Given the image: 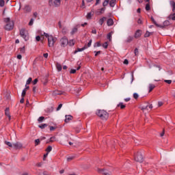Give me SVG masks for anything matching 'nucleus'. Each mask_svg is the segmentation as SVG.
I'll list each match as a JSON object with an SVG mask.
<instances>
[{"mask_svg": "<svg viewBox=\"0 0 175 175\" xmlns=\"http://www.w3.org/2000/svg\"><path fill=\"white\" fill-rule=\"evenodd\" d=\"M96 114L100 120H103V121H107V120H109V113L105 109H98Z\"/></svg>", "mask_w": 175, "mask_h": 175, "instance_id": "1", "label": "nucleus"}, {"mask_svg": "<svg viewBox=\"0 0 175 175\" xmlns=\"http://www.w3.org/2000/svg\"><path fill=\"white\" fill-rule=\"evenodd\" d=\"M45 38L48 39L49 47H54L55 43L57 42V38L47 33H44Z\"/></svg>", "mask_w": 175, "mask_h": 175, "instance_id": "2", "label": "nucleus"}, {"mask_svg": "<svg viewBox=\"0 0 175 175\" xmlns=\"http://www.w3.org/2000/svg\"><path fill=\"white\" fill-rule=\"evenodd\" d=\"M20 36L23 38L26 42L29 39V36H28V31L25 29H21L20 30Z\"/></svg>", "mask_w": 175, "mask_h": 175, "instance_id": "3", "label": "nucleus"}, {"mask_svg": "<svg viewBox=\"0 0 175 175\" xmlns=\"http://www.w3.org/2000/svg\"><path fill=\"white\" fill-rule=\"evenodd\" d=\"M59 43L61 47H66V46L69 44V40L66 37H63L60 39Z\"/></svg>", "mask_w": 175, "mask_h": 175, "instance_id": "4", "label": "nucleus"}, {"mask_svg": "<svg viewBox=\"0 0 175 175\" xmlns=\"http://www.w3.org/2000/svg\"><path fill=\"white\" fill-rule=\"evenodd\" d=\"M144 158L143 157V154L141 152H138L137 155L135 157V161L136 162H139V163H142L143 162Z\"/></svg>", "mask_w": 175, "mask_h": 175, "instance_id": "5", "label": "nucleus"}, {"mask_svg": "<svg viewBox=\"0 0 175 175\" xmlns=\"http://www.w3.org/2000/svg\"><path fill=\"white\" fill-rule=\"evenodd\" d=\"M14 27V23L13 21L9 22V23H7L5 26L4 27V29L5 31H12Z\"/></svg>", "mask_w": 175, "mask_h": 175, "instance_id": "6", "label": "nucleus"}, {"mask_svg": "<svg viewBox=\"0 0 175 175\" xmlns=\"http://www.w3.org/2000/svg\"><path fill=\"white\" fill-rule=\"evenodd\" d=\"M97 172L100 174L111 175V172L110 171H108V170H104V169L98 168Z\"/></svg>", "mask_w": 175, "mask_h": 175, "instance_id": "7", "label": "nucleus"}, {"mask_svg": "<svg viewBox=\"0 0 175 175\" xmlns=\"http://www.w3.org/2000/svg\"><path fill=\"white\" fill-rule=\"evenodd\" d=\"M13 147L15 148V150H20L21 148H23V144L21 142H16L13 144Z\"/></svg>", "mask_w": 175, "mask_h": 175, "instance_id": "8", "label": "nucleus"}, {"mask_svg": "<svg viewBox=\"0 0 175 175\" xmlns=\"http://www.w3.org/2000/svg\"><path fill=\"white\" fill-rule=\"evenodd\" d=\"M65 122L66 124H68V122H70V121H72V120H73V116H70V115H66L65 116Z\"/></svg>", "mask_w": 175, "mask_h": 175, "instance_id": "9", "label": "nucleus"}, {"mask_svg": "<svg viewBox=\"0 0 175 175\" xmlns=\"http://www.w3.org/2000/svg\"><path fill=\"white\" fill-rule=\"evenodd\" d=\"M140 36H142V30L138 29L135 31L134 38H135V39H139V38H140Z\"/></svg>", "mask_w": 175, "mask_h": 175, "instance_id": "10", "label": "nucleus"}, {"mask_svg": "<svg viewBox=\"0 0 175 175\" xmlns=\"http://www.w3.org/2000/svg\"><path fill=\"white\" fill-rule=\"evenodd\" d=\"M107 25L108 27H111L112 25H114V21L113 18H110L107 21Z\"/></svg>", "mask_w": 175, "mask_h": 175, "instance_id": "11", "label": "nucleus"}, {"mask_svg": "<svg viewBox=\"0 0 175 175\" xmlns=\"http://www.w3.org/2000/svg\"><path fill=\"white\" fill-rule=\"evenodd\" d=\"M86 49L87 45H85L83 48H77V49L74 51V54H77V53H79L80 51H84Z\"/></svg>", "mask_w": 175, "mask_h": 175, "instance_id": "12", "label": "nucleus"}, {"mask_svg": "<svg viewBox=\"0 0 175 175\" xmlns=\"http://www.w3.org/2000/svg\"><path fill=\"white\" fill-rule=\"evenodd\" d=\"M105 10H106V8H102L100 9H98L97 11L98 16H100V14H103L105 13Z\"/></svg>", "mask_w": 175, "mask_h": 175, "instance_id": "13", "label": "nucleus"}, {"mask_svg": "<svg viewBox=\"0 0 175 175\" xmlns=\"http://www.w3.org/2000/svg\"><path fill=\"white\" fill-rule=\"evenodd\" d=\"M5 116H7V117H8L9 120L11 119L12 116H10V111L9 110V107L5 109Z\"/></svg>", "mask_w": 175, "mask_h": 175, "instance_id": "14", "label": "nucleus"}, {"mask_svg": "<svg viewBox=\"0 0 175 175\" xmlns=\"http://www.w3.org/2000/svg\"><path fill=\"white\" fill-rule=\"evenodd\" d=\"M53 96H57V95H62V92L59 90H55L53 92Z\"/></svg>", "mask_w": 175, "mask_h": 175, "instance_id": "15", "label": "nucleus"}, {"mask_svg": "<svg viewBox=\"0 0 175 175\" xmlns=\"http://www.w3.org/2000/svg\"><path fill=\"white\" fill-rule=\"evenodd\" d=\"M53 3L56 8H58V6H59L61 5V0H55L53 1Z\"/></svg>", "mask_w": 175, "mask_h": 175, "instance_id": "16", "label": "nucleus"}, {"mask_svg": "<svg viewBox=\"0 0 175 175\" xmlns=\"http://www.w3.org/2000/svg\"><path fill=\"white\" fill-rule=\"evenodd\" d=\"M170 3L172 8V12H175V2L174 1L172 0L170 1Z\"/></svg>", "mask_w": 175, "mask_h": 175, "instance_id": "17", "label": "nucleus"}, {"mask_svg": "<svg viewBox=\"0 0 175 175\" xmlns=\"http://www.w3.org/2000/svg\"><path fill=\"white\" fill-rule=\"evenodd\" d=\"M116 0H111L109 1V6H111V8H114V6H116Z\"/></svg>", "mask_w": 175, "mask_h": 175, "instance_id": "18", "label": "nucleus"}, {"mask_svg": "<svg viewBox=\"0 0 175 175\" xmlns=\"http://www.w3.org/2000/svg\"><path fill=\"white\" fill-rule=\"evenodd\" d=\"M56 68L58 72H61V70H62V66L59 63H56Z\"/></svg>", "mask_w": 175, "mask_h": 175, "instance_id": "19", "label": "nucleus"}, {"mask_svg": "<svg viewBox=\"0 0 175 175\" xmlns=\"http://www.w3.org/2000/svg\"><path fill=\"white\" fill-rule=\"evenodd\" d=\"M169 18H170V20H173V21H175V11L173 12L172 14H170Z\"/></svg>", "mask_w": 175, "mask_h": 175, "instance_id": "20", "label": "nucleus"}, {"mask_svg": "<svg viewBox=\"0 0 175 175\" xmlns=\"http://www.w3.org/2000/svg\"><path fill=\"white\" fill-rule=\"evenodd\" d=\"M24 10L27 13H29V12H31V7L29 5H25L24 8Z\"/></svg>", "mask_w": 175, "mask_h": 175, "instance_id": "21", "label": "nucleus"}, {"mask_svg": "<svg viewBox=\"0 0 175 175\" xmlns=\"http://www.w3.org/2000/svg\"><path fill=\"white\" fill-rule=\"evenodd\" d=\"M106 20V17L103 16V18H101L99 21L98 23L100 24V25H103V23H105V21Z\"/></svg>", "mask_w": 175, "mask_h": 175, "instance_id": "22", "label": "nucleus"}, {"mask_svg": "<svg viewBox=\"0 0 175 175\" xmlns=\"http://www.w3.org/2000/svg\"><path fill=\"white\" fill-rule=\"evenodd\" d=\"M77 31H78L77 26H76L75 27H74L72 29V30L70 32V34L71 35H75V33H76L77 32Z\"/></svg>", "mask_w": 175, "mask_h": 175, "instance_id": "23", "label": "nucleus"}, {"mask_svg": "<svg viewBox=\"0 0 175 175\" xmlns=\"http://www.w3.org/2000/svg\"><path fill=\"white\" fill-rule=\"evenodd\" d=\"M154 88H155V85H154L152 83H150L149 84V92H151V91H152V90H154Z\"/></svg>", "mask_w": 175, "mask_h": 175, "instance_id": "24", "label": "nucleus"}, {"mask_svg": "<svg viewBox=\"0 0 175 175\" xmlns=\"http://www.w3.org/2000/svg\"><path fill=\"white\" fill-rule=\"evenodd\" d=\"M94 14V13L91 12H88L87 16H86V18L88 20H91V18L92 17V15Z\"/></svg>", "mask_w": 175, "mask_h": 175, "instance_id": "25", "label": "nucleus"}, {"mask_svg": "<svg viewBox=\"0 0 175 175\" xmlns=\"http://www.w3.org/2000/svg\"><path fill=\"white\" fill-rule=\"evenodd\" d=\"M145 9L147 12H148V10H151V6L150 5V3H146Z\"/></svg>", "mask_w": 175, "mask_h": 175, "instance_id": "26", "label": "nucleus"}, {"mask_svg": "<svg viewBox=\"0 0 175 175\" xmlns=\"http://www.w3.org/2000/svg\"><path fill=\"white\" fill-rule=\"evenodd\" d=\"M34 144L35 147H36V146H39V144H40V139H35Z\"/></svg>", "mask_w": 175, "mask_h": 175, "instance_id": "27", "label": "nucleus"}, {"mask_svg": "<svg viewBox=\"0 0 175 175\" xmlns=\"http://www.w3.org/2000/svg\"><path fill=\"white\" fill-rule=\"evenodd\" d=\"M109 2H110V0H105L104 2L103 3V6L104 8H106V6L109 5Z\"/></svg>", "mask_w": 175, "mask_h": 175, "instance_id": "28", "label": "nucleus"}, {"mask_svg": "<svg viewBox=\"0 0 175 175\" xmlns=\"http://www.w3.org/2000/svg\"><path fill=\"white\" fill-rule=\"evenodd\" d=\"M49 125L47 124H42L41 125H39L38 127L40 128V129H44V128H46Z\"/></svg>", "mask_w": 175, "mask_h": 175, "instance_id": "29", "label": "nucleus"}, {"mask_svg": "<svg viewBox=\"0 0 175 175\" xmlns=\"http://www.w3.org/2000/svg\"><path fill=\"white\" fill-rule=\"evenodd\" d=\"M132 40H133V36H129L127 38L126 42H127V43H131V42H132Z\"/></svg>", "mask_w": 175, "mask_h": 175, "instance_id": "30", "label": "nucleus"}, {"mask_svg": "<svg viewBox=\"0 0 175 175\" xmlns=\"http://www.w3.org/2000/svg\"><path fill=\"white\" fill-rule=\"evenodd\" d=\"M118 107H120V109H125V105H124L122 103H120L118 105Z\"/></svg>", "mask_w": 175, "mask_h": 175, "instance_id": "31", "label": "nucleus"}, {"mask_svg": "<svg viewBox=\"0 0 175 175\" xmlns=\"http://www.w3.org/2000/svg\"><path fill=\"white\" fill-rule=\"evenodd\" d=\"M21 54H25V46L20 48Z\"/></svg>", "mask_w": 175, "mask_h": 175, "instance_id": "32", "label": "nucleus"}, {"mask_svg": "<svg viewBox=\"0 0 175 175\" xmlns=\"http://www.w3.org/2000/svg\"><path fill=\"white\" fill-rule=\"evenodd\" d=\"M53 150V147H51V146H49L47 147V148L46 149V152L49 154V152H51V151Z\"/></svg>", "mask_w": 175, "mask_h": 175, "instance_id": "33", "label": "nucleus"}, {"mask_svg": "<svg viewBox=\"0 0 175 175\" xmlns=\"http://www.w3.org/2000/svg\"><path fill=\"white\" fill-rule=\"evenodd\" d=\"M141 110H142L143 111H144V110H148V105H147L146 106H142L141 107Z\"/></svg>", "mask_w": 175, "mask_h": 175, "instance_id": "34", "label": "nucleus"}, {"mask_svg": "<svg viewBox=\"0 0 175 175\" xmlns=\"http://www.w3.org/2000/svg\"><path fill=\"white\" fill-rule=\"evenodd\" d=\"M155 25L158 28H161V29H163V28H165V25H159L158 23H156Z\"/></svg>", "mask_w": 175, "mask_h": 175, "instance_id": "35", "label": "nucleus"}, {"mask_svg": "<svg viewBox=\"0 0 175 175\" xmlns=\"http://www.w3.org/2000/svg\"><path fill=\"white\" fill-rule=\"evenodd\" d=\"M75 158H76V156H70V157L67 158V161L68 162H70V161H72V160L75 159Z\"/></svg>", "mask_w": 175, "mask_h": 175, "instance_id": "36", "label": "nucleus"}, {"mask_svg": "<svg viewBox=\"0 0 175 175\" xmlns=\"http://www.w3.org/2000/svg\"><path fill=\"white\" fill-rule=\"evenodd\" d=\"M68 44L69 46H75V40H70V41H68Z\"/></svg>", "mask_w": 175, "mask_h": 175, "instance_id": "37", "label": "nucleus"}, {"mask_svg": "<svg viewBox=\"0 0 175 175\" xmlns=\"http://www.w3.org/2000/svg\"><path fill=\"white\" fill-rule=\"evenodd\" d=\"M44 120V116H40L38 119V122H43Z\"/></svg>", "mask_w": 175, "mask_h": 175, "instance_id": "38", "label": "nucleus"}, {"mask_svg": "<svg viewBox=\"0 0 175 175\" xmlns=\"http://www.w3.org/2000/svg\"><path fill=\"white\" fill-rule=\"evenodd\" d=\"M4 23H6L7 24L9 23H12V21H10V18H5Z\"/></svg>", "mask_w": 175, "mask_h": 175, "instance_id": "39", "label": "nucleus"}, {"mask_svg": "<svg viewBox=\"0 0 175 175\" xmlns=\"http://www.w3.org/2000/svg\"><path fill=\"white\" fill-rule=\"evenodd\" d=\"M0 6L1 8H3V6H5V0H0Z\"/></svg>", "mask_w": 175, "mask_h": 175, "instance_id": "40", "label": "nucleus"}, {"mask_svg": "<svg viewBox=\"0 0 175 175\" xmlns=\"http://www.w3.org/2000/svg\"><path fill=\"white\" fill-rule=\"evenodd\" d=\"M103 47L104 49H107V47H109V43H107V42H105L104 44H103Z\"/></svg>", "mask_w": 175, "mask_h": 175, "instance_id": "41", "label": "nucleus"}, {"mask_svg": "<svg viewBox=\"0 0 175 175\" xmlns=\"http://www.w3.org/2000/svg\"><path fill=\"white\" fill-rule=\"evenodd\" d=\"M5 144H6L7 146H8V147H13V145L12 144L11 142H9L8 141L5 142Z\"/></svg>", "mask_w": 175, "mask_h": 175, "instance_id": "42", "label": "nucleus"}, {"mask_svg": "<svg viewBox=\"0 0 175 175\" xmlns=\"http://www.w3.org/2000/svg\"><path fill=\"white\" fill-rule=\"evenodd\" d=\"M26 94H27V90H25V89H23V90L22 92V94H21L22 98H24V96H25Z\"/></svg>", "mask_w": 175, "mask_h": 175, "instance_id": "43", "label": "nucleus"}, {"mask_svg": "<svg viewBox=\"0 0 175 175\" xmlns=\"http://www.w3.org/2000/svg\"><path fill=\"white\" fill-rule=\"evenodd\" d=\"M150 35H151V33H150L149 31H146V33L144 34V38H149Z\"/></svg>", "mask_w": 175, "mask_h": 175, "instance_id": "44", "label": "nucleus"}, {"mask_svg": "<svg viewBox=\"0 0 175 175\" xmlns=\"http://www.w3.org/2000/svg\"><path fill=\"white\" fill-rule=\"evenodd\" d=\"M107 39H109V42H111V33H109L107 36Z\"/></svg>", "mask_w": 175, "mask_h": 175, "instance_id": "45", "label": "nucleus"}, {"mask_svg": "<svg viewBox=\"0 0 175 175\" xmlns=\"http://www.w3.org/2000/svg\"><path fill=\"white\" fill-rule=\"evenodd\" d=\"M31 81H32V78L31 77H29L28 79H27V82H26V84H31Z\"/></svg>", "mask_w": 175, "mask_h": 175, "instance_id": "46", "label": "nucleus"}, {"mask_svg": "<svg viewBox=\"0 0 175 175\" xmlns=\"http://www.w3.org/2000/svg\"><path fill=\"white\" fill-rule=\"evenodd\" d=\"M92 44V40H90L88 43V46H86L87 49H88V47H91Z\"/></svg>", "mask_w": 175, "mask_h": 175, "instance_id": "47", "label": "nucleus"}, {"mask_svg": "<svg viewBox=\"0 0 175 175\" xmlns=\"http://www.w3.org/2000/svg\"><path fill=\"white\" fill-rule=\"evenodd\" d=\"M133 98L134 99H137L139 98V94H137V93H134Z\"/></svg>", "mask_w": 175, "mask_h": 175, "instance_id": "48", "label": "nucleus"}, {"mask_svg": "<svg viewBox=\"0 0 175 175\" xmlns=\"http://www.w3.org/2000/svg\"><path fill=\"white\" fill-rule=\"evenodd\" d=\"M134 53L135 55H139V49H137V48H136L134 51Z\"/></svg>", "mask_w": 175, "mask_h": 175, "instance_id": "49", "label": "nucleus"}, {"mask_svg": "<svg viewBox=\"0 0 175 175\" xmlns=\"http://www.w3.org/2000/svg\"><path fill=\"white\" fill-rule=\"evenodd\" d=\"M70 75H75L76 73V70L75 69H71L70 71Z\"/></svg>", "mask_w": 175, "mask_h": 175, "instance_id": "50", "label": "nucleus"}, {"mask_svg": "<svg viewBox=\"0 0 175 175\" xmlns=\"http://www.w3.org/2000/svg\"><path fill=\"white\" fill-rule=\"evenodd\" d=\"M55 140V137H51L49 139V142H51V143H53V142H54Z\"/></svg>", "mask_w": 175, "mask_h": 175, "instance_id": "51", "label": "nucleus"}, {"mask_svg": "<svg viewBox=\"0 0 175 175\" xmlns=\"http://www.w3.org/2000/svg\"><path fill=\"white\" fill-rule=\"evenodd\" d=\"M92 33L96 34V29L95 27H93L92 29Z\"/></svg>", "mask_w": 175, "mask_h": 175, "instance_id": "52", "label": "nucleus"}, {"mask_svg": "<svg viewBox=\"0 0 175 175\" xmlns=\"http://www.w3.org/2000/svg\"><path fill=\"white\" fill-rule=\"evenodd\" d=\"M94 53H96L95 57H98V55L100 54L101 51H94Z\"/></svg>", "mask_w": 175, "mask_h": 175, "instance_id": "53", "label": "nucleus"}, {"mask_svg": "<svg viewBox=\"0 0 175 175\" xmlns=\"http://www.w3.org/2000/svg\"><path fill=\"white\" fill-rule=\"evenodd\" d=\"M29 25H33V18H31L29 23Z\"/></svg>", "mask_w": 175, "mask_h": 175, "instance_id": "54", "label": "nucleus"}, {"mask_svg": "<svg viewBox=\"0 0 175 175\" xmlns=\"http://www.w3.org/2000/svg\"><path fill=\"white\" fill-rule=\"evenodd\" d=\"M164 82L167 84H172V80H164Z\"/></svg>", "mask_w": 175, "mask_h": 175, "instance_id": "55", "label": "nucleus"}, {"mask_svg": "<svg viewBox=\"0 0 175 175\" xmlns=\"http://www.w3.org/2000/svg\"><path fill=\"white\" fill-rule=\"evenodd\" d=\"M163 25H164V27H166V25H169V21H164Z\"/></svg>", "mask_w": 175, "mask_h": 175, "instance_id": "56", "label": "nucleus"}, {"mask_svg": "<svg viewBox=\"0 0 175 175\" xmlns=\"http://www.w3.org/2000/svg\"><path fill=\"white\" fill-rule=\"evenodd\" d=\"M36 42H40V36H37L36 37Z\"/></svg>", "mask_w": 175, "mask_h": 175, "instance_id": "57", "label": "nucleus"}, {"mask_svg": "<svg viewBox=\"0 0 175 175\" xmlns=\"http://www.w3.org/2000/svg\"><path fill=\"white\" fill-rule=\"evenodd\" d=\"M151 21H152L153 24H154V25L157 24V21H155V19H154V17L151 16Z\"/></svg>", "mask_w": 175, "mask_h": 175, "instance_id": "58", "label": "nucleus"}, {"mask_svg": "<svg viewBox=\"0 0 175 175\" xmlns=\"http://www.w3.org/2000/svg\"><path fill=\"white\" fill-rule=\"evenodd\" d=\"M38 79H34L33 81V85H36L38 83Z\"/></svg>", "mask_w": 175, "mask_h": 175, "instance_id": "59", "label": "nucleus"}, {"mask_svg": "<svg viewBox=\"0 0 175 175\" xmlns=\"http://www.w3.org/2000/svg\"><path fill=\"white\" fill-rule=\"evenodd\" d=\"M163 103L162 102V101H159V103H158V106H159V107H161V106H163Z\"/></svg>", "mask_w": 175, "mask_h": 175, "instance_id": "60", "label": "nucleus"}, {"mask_svg": "<svg viewBox=\"0 0 175 175\" xmlns=\"http://www.w3.org/2000/svg\"><path fill=\"white\" fill-rule=\"evenodd\" d=\"M61 107H62V104H59L57 108V111H58V110H61Z\"/></svg>", "mask_w": 175, "mask_h": 175, "instance_id": "61", "label": "nucleus"}, {"mask_svg": "<svg viewBox=\"0 0 175 175\" xmlns=\"http://www.w3.org/2000/svg\"><path fill=\"white\" fill-rule=\"evenodd\" d=\"M66 32H68V30L66 29V28H64L63 29H62V33H66Z\"/></svg>", "mask_w": 175, "mask_h": 175, "instance_id": "62", "label": "nucleus"}, {"mask_svg": "<svg viewBox=\"0 0 175 175\" xmlns=\"http://www.w3.org/2000/svg\"><path fill=\"white\" fill-rule=\"evenodd\" d=\"M161 137H163V136H165V129L163 130V132L160 134Z\"/></svg>", "mask_w": 175, "mask_h": 175, "instance_id": "63", "label": "nucleus"}, {"mask_svg": "<svg viewBox=\"0 0 175 175\" xmlns=\"http://www.w3.org/2000/svg\"><path fill=\"white\" fill-rule=\"evenodd\" d=\"M50 131H55V129H57V127L55 126H50Z\"/></svg>", "mask_w": 175, "mask_h": 175, "instance_id": "64", "label": "nucleus"}]
</instances>
